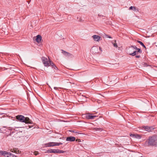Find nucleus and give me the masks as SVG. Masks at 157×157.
<instances>
[{"mask_svg": "<svg viewBox=\"0 0 157 157\" xmlns=\"http://www.w3.org/2000/svg\"><path fill=\"white\" fill-rule=\"evenodd\" d=\"M137 41L138 43H139L140 45L143 46L144 48H146V46L141 41L138 40Z\"/></svg>", "mask_w": 157, "mask_h": 157, "instance_id": "obj_17", "label": "nucleus"}, {"mask_svg": "<svg viewBox=\"0 0 157 157\" xmlns=\"http://www.w3.org/2000/svg\"><path fill=\"white\" fill-rule=\"evenodd\" d=\"M136 8L135 6H131L129 8V10H136Z\"/></svg>", "mask_w": 157, "mask_h": 157, "instance_id": "obj_22", "label": "nucleus"}, {"mask_svg": "<svg viewBox=\"0 0 157 157\" xmlns=\"http://www.w3.org/2000/svg\"><path fill=\"white\" fill-rule=\"evenodd\" d=\"M99 49L101 51H102V49L101 48V47H99Z\"/></svg>", "mask_w": 157, "mask_h": 157, "instance_id": "obj_35", "label": "nucleus"}, {"mask_svg": "<svg viewBox=\"0 0 157 157\" xmlns=\"http://www.w3.org/2000/svg\"><path fill=\"white\" fill-rule=\"evenodd\" d=\"M145 145L147 146L157 147V135L155 134L149 136L146 141Z\"/></svg>", "mask_w": 157, "mask_h": 157, "instance_id": "obj_1", "label": "nucleus"}, {"mask_svg": "<svg viewBox=\"0 0 157 157\" xmlns=\"http://www.w3.org/2000/svg\"><path fill=\"white\" fill-rule=\"evenodd\" d=\"M10 151L13 152H14L16 153H18L19 152V151L17 150L16 149L14 150L12 149L11 150H10Z\"/></svg>", "mask_w": 157, "mask_h": 157, "instance_id": "obj_20", "label": "nucleus"}, {"mask_svg": "<svg viewBox=\"0 0 157 157\" xmlns=\"http://www.w3.org/2000/svg\"><path fill=\"white\" fill-rule=\"evenodd\" d=\"M98 48L96 46L92 47L91 49V51L93 54H95L98 52Z\"/></svg>", "mask_w": 157, "mask_h": 157, "instance_id": "obj_11", "label": "nucleus"}, {"mask_svg": "<svg viewBox=\"0 0 157 157\" xmlns=\"http://www.w3.org/2000/svg\"><path fill=\"white\" fill-rule=\"evenodd\" d=\"M106 36L108 38H112V37L110 36H109L108 35H107Z\"/></svg>", "mask_w": 157, "mask_h": 157, "instance_id": "obj_31", "label": "nucleus"}, {"mask_svg": "<svg viewBox=\"0 0 157 157\" xmlns=\"http://www.w3.org/2000/svg\"><path fill=\"white\" fill-rule=\"evenodd\" d=\"M130 51L131 52H133L134 51V49L131 47V46H130L129 47L128 49V54H129V52H130Z\"/></svg>", "mask_w": 157, "mask_h": 157, "instance_id": "obj_15", "label": "nucleus"}, {"mask_svg": "<svg viewBox=\"0 0 157 157\" xmlns=\"http://www.w3.org/2000/svg\"><path fill=\"white\" fill-rule=\"evenodd\" d=\"M140 57V55H137L136 56V58H139Z\"/></svg>", "mask_w": 157, "mask_h": 157, "instance_id": "obj_32", "label": "nucleus"}, {"mask_svg": "<svg viewBox=\"0 0 157 157\" xmlns=\"http://www.w3.org/2000/svg\"><path fill=\"white\" fill-rule=\"evenodd\" d=\"M141 65L144 67H147L149 66L148 64L146 63L143 62L141 63Z\"/></svg>", "mask_w": 157, "mask_h": 157, "instance_id": "obj_18", "label": "nucleus"}, {"mask_svg": "<svg viewBox=\"0 0 157 157\" xmlns=\"http://www.w3.org/2000/svg\"><path fill=\"white\" fill-rule=\"evenodd\" d=\"M70 132H74V133H77L78 134H79L78 132H75L74 131V130H70Z\"/></svg>", "mask_w": 157, "mask_h": 157, "instance_id": "obj_28", "label": "nucleus"}, {"mask_svg": "<svg viewBox=\"0 0 157 157\" xmlns=\"http://www.w3.org/2000/svg\"><path fill=\"white\" fill-rule=\"evenodd\" d=\"M43 63L44 65L45 66L48 67L50 66L49 63L50 60L48 59L47 58L45 57H42V58Z\"/></svg>", "mask_w": 157, "mask_h": 157, "instance_id": "obj_5", "label": "nucleus"}, {"mask_svg": "<svg viewBox=\"0 0 157 157\" xmlns=\"http://www.w3.org/2000/svg\"><path fill=\"white\" fill-rule=\"evenodd\" d=\"M137 50V51L138 52H139L140 53H141L142 52V51L141 50V49L140 48H138L136 50Z\"/></svg>", "mask_w": 157, "mask_h": 157, "instance_id": "obj_25", "label": "nucleus"}, {"mask_svg": "<svg viewBox=\"0 0 157 157\" xmlns=\"http://www.w3.org/2000/svg\"><path fill=\"white\" fill-rule=\"evenodd\" d=\"M55 142H50L44 144L45 147H51L55 146Z\"/></svg>", "mask_w": 157, "mask_h": 157, "instance_id": "obj_12", "label": "nucleus"}, {"mask_svg": "<svg viewBox=\"0 0 157 157\" xmlns=\"http://www.w3.org/2000/svg\"><path fill=\"white\" fill-rule=\"evenodd\" d=\"M92 37L94 41H98L101 39V37L100 36L97 35H94L92 36Z\"/></svg>", "mask_w": 157, "mask_h": 157, "instance_id": "obj_10", "label": "nucleus"}, {"mask_svg": "<svg viewBox=\"0 0 157 157\" xmlns=\"http://www.w3.org/2000/svg\"><path fill=\"white\" fill-rule=\"evenodd\" d=\"M63 143H55V146H59L60 145H62Z\"/></svg>", "mask_w": 157, "mask_h": 157, "instance_id": "obj_23", "label": "nucleus"}, {"mask_svg": "<svg viewBox=\"0 0 157 157\" xmlns=\"http://www.w3.org/2000/svg\"><path fill=\"white\" fill-rule=\"evenodd\" d=\"M76 141H78V142H81V140L80 139H77V140H75Z\"/></svg>", "mask_w": 157, "mask_h": 157, "instance_id": "obj_30", "label": "nucleus"}, {"mask_svg": "<svg viewBox=\"0 0 157 157\" xmlns=\"http://www.w3.org/2000/svg\"><path fill=\"white\" fill-rule=\"evenodd\" d=\"M94 129L97 131H102V128H94Z\"/></svg>", "mask_w": 157, "mask_h": 157, "instance_id": "obj_21", "label": "nucleus"}, {"mask_svg": "<svg viewBox=\"0 0 157 157\" xmlns=\"http://www.w3.org/2000/svg\"><path fill=\"white\" fill-rule=\"evenodd\" d=\"M49 65L50 66H51L52 67V68H53L54 67H55V65L51 61H50V63H49Z\"/></svg>", "mask_w": 157, "mask_h": 157, "instance_id": "obj_19", "label": "nucleus"}, {"mask_svg": "<svg viewBox=\"0 0 157 157\" xmlns=\"http://www.w3.org/2000/svg\"><path fill=\"white\" fill-rule=\"evenodd\" d=\"M53 68H54L56 70H58V68L55 65V67H53Z\"/></svg>", "mask_w": 157, "mask_h": 157, "instance_id": "obj_33", "label": "nucleus"}, {"mask_svg": "<svg viewBox=\"0 0 157 157\" xmlns=\"http://www.w3.org/2000/svg\"><path fill=\"white\" fill-rule=\"evenodd\" d=\"M113 45L116 48H117L118 46L117 45V44L116 43H114L113 44Z\"/></svg>", "mask_w": 157, "mask_h": 157, "instance_id": "obj_26", "label": "nucleus"}, {"mask_svg": "<svg viewBox=\"0 0 157 157\" xmlns=\"http://www.w3.org/2000/svg\"><path fill=\"white\" fill-rule=\"evenodd\" d=\"M1 154L6 157H12L14 155L6 151H0Z\"/></svg>", "mask_w": 157, "mask_h": 157, "instance_id": "obj_7", "label": "nucleus"}, {"mask_svg": "<svg viewBox=\"0 0 157 157\" xmlns=\"http://www.w3.org/2000/svg\"><path fill=\"white\" fill-rule=\"evenodd\" d=\"M131 46L132 48L134 49H134L137 50L138 48H137V47L135 46L131 45Z\"/></svg>", "mask_w": 157, "mask_h": 157, "instance_id": "obj_24", "label": "nucleus"}, {"mask_svg": "<svg viewBox=\"0 0 157 157\" xmlns=\"http://www.w3.org/2000/svg\"><path fill=\"white\" fill-rule=\"evenodd\" d=\"M66 140L67 141L73 142L75 140V137L72 136H68L67 137Z\"/></svg>", "mask_w": 157, "mask_h": 157, "instance_id": "obj_9", "label": "nucleus"}, {"mask_svg": "<svg viewBox=\"0 0 157 157\" xmlns=\"http://www.w3.org/2000/svg\"><path fill=\"white\" fill-rule=\"evenodd\" d=\"M116 40H115V42H116Z\"/></svg>", "mask_w": 157, "mask_h": 157, "instance_id": "obj_37", "label": "nucleus"}, {"mask_svg": "<svg viewBox=\"0 0 157 157\" xmlns=\"http://www.w3.org/2000/svg\"><path fill=\"white\" fill-rule=\"evenodd\" d=\"M62 51V53L66 56L67 57H73V56L72 54L70 53L69 52H66L63 50H61Z\"/></svg>", "mask_w": 157, "mask_h": 157, "instance_id": "obj_8", "label": "nucleus"}, {"mask_svg": "<svg viewBox=\"0 0 157 157\" xmlns=\"http://www.w3.org/2000/svg\"><path fill=\"white\" fill-rule=\"evenodd\" d=\"M155 129V128H153V127L152 126H144L142 127H141L140 128V129H143L144 130H145L147 131L148 132H152L153 130Z\"/></svg>", "mask_w": 157, "mask_h": 157, "instance_id": "obj_6", "label": "nucleus"}, {"mask_svg": "<svg viewBox=\"0 0 157 157\" xmlns=\"http://www.w3.org/2000/svg\"><path fill=\"white\" fill-rule=\"evenodd\" d=\"M138 53L137 51L136 50H134L133 51V52H131L130 51V52H129V55L132 56H135L136 54H138Z\"/></svg>", "mask_w": 157, "mask_h": 157, "instance_id": "obj_14", "label": "nucleus"}, {"mask_svg": "<svg viewBox=\"0 0 157 157\" xmlns=\"http://www.w3.org/2000/svg\"><path fill=\"white\" fill-rule=\"evenodd\" d=\"M119 106V107H122V106Z\"/></svg>", "mask_w": 157, "mask_h": 157, "instance_id": "obj_36", "label": "nucleus"}, {"mask_svg": "<svg viewBox=\"0 0 157 157\" xmlns=\"http://www.w3.org/2000/svg\"><path fill=\"white\" fill-rule=\"evenodd\" d=\"M91 113H87L82 115V116L86 118L88 120H93L95 117H97L96 116L92 115Z\"/></svg>", "mask_w": 157, "mask_h": 157, "instance_id": "obj_4", "label": "nucleus"}, {"mask_svg": "<svg viewBox=\"0 0 157 157\" xmlns=\"http://www.w3.org/2000/svg\"><path fill=\"white\" fill-rule=\"evenodd\" d=\"M54 89L56 90H57L58 89V88L57 87H54Z\"/></svg>", "mask_w": 157, "mask_h": 157, "instance_id": "obj_34", "label": "nucleus"}, {"mask_svg": "<svg viewBox=\"0 0 157 157\" xmlns=\"http://www.w3.org/2000/svg\"><path fill=\"white\" fill-rule=\"evenodd\" d=\"M135 135H136V134H130V136L134 137V138L135 137Z\"/></svg>", "mask_w": 157, "mask_h": 157, "instance_id": "obj_27", "label": "nucleus"}, {"mask_svg": "<svg viewBox=\"0 0 157 157\" xmlns=\"http://www.w3.org/2000/svg\"><path fill=\"white\" fill-rule=\"evenodd\" d=\"M64 151L58 149H50L47 150L45 153H64L65 152Z\"/></svg>", "mask_w": 157, "mask_h": 157, "instance_id": "obj_3", "label": "nucleus"}, {"mask_svg": "<svg viewBox=\"0 0 157 157\" xmlns=\"http://www.w3.org/2000/svg\"><path fill=\"white\" fill-rule=\"evenodd\" d=\"M42 39V37L40 35H37L36 36V40L37 43L40 42Z\"/></svg>", "mask_w": 157, "mask_h": 157, "instance_id": "obj_13", "label": "nucleus"}, {"mask_svg": "<svg viewBox=\"0 0 157 157\" xmlns=\"http://www.w3.org/2000/svg\"><path fill=\"white\" fill-rule=\"evenodd\" d=\"M16 118L21 122L25 123L26 124H33V121L29 118L25 117L22 115H18L16 116Z\"/></svg>", "mask_w": 157, "mask_h": 157, "instance_id": "obj_2", "label": "nucleus"}, {"mask_svg": "<svg viewBox=\"0 0 157 157\" xmlns=\"http://www.w3.org/2000/svg\"><path fill=\"white\" fill-rule=\"evenodd\" d=\"M142 137V136L138 134H136L135 138L138 139H141Z\"/></svg>", "mask_w": 157, "mask_h": 157, "instance_id": "obj_16", "label": "nucleus"}, {"mask_svg": "<svg viewBox=\"0 0 157 157\" xmlns=\"http://www.w3.org/2000/svg\"><path fill=\"white\" fill-rule=\"evenodd\" d=\"M38 154V152L37 151H35L34 152V154L35 155H37Z\"/></svg>", "mask_w": 157, "mask_h": 157, "instance_id": "obj_29", "label": "nucleus"}]
</instances>
